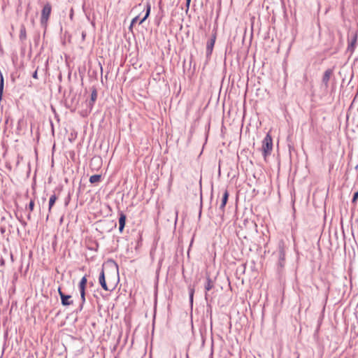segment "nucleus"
I'll use <instances>...</instances> for the list:
<instances>
[{"label":"nucleus","mask_w":358,"mask_h":358,"mask_svg":"<svg viewBox=\"0 0 358 358\" xmlns=\"http://www.w3.org/2000/svg\"><path fill=\"white\" fill-rule=\"evenodd\" d=\"M273 148L272 138L269 134H267L262 141V151L264 158L271 154Z\"/></svg>","instance_id":"obj_1"},{"label":"nucleus","mask_w":358,"mask_h":358,"mask_svg":"<svg viewBox=\"0 0 358 358\" xmlns=\"http://www.w3.org/2000/svg\"><path fill=\"white\" fill-rule=\"evenodd\" d=\"M278 265L280 267H283L284 263H285V244L282 241H280L278 243Z\"/></svg>","instance_id":"obj_2"},{"label":"nucleus","mask_w":358,"mask_h":358,"mask_svg":"<svg viewBox=\"0 0 358 358\" xmlns=\"http://www.w3.org/2000/svg\"><path fill=\"white\" fill-rule=\"evenodd\" d=\"M215 39H216V34H214L211 38L209 39L207 42V44H206V57L208 58L210 57V55H212V52H213V48H214V45H215Z\"/></svg>","instance_id":"obj_3"},{"label":"nucleus","mask_w":358,"mask_h":358,"mask_svg":"<svg viewBox=\"0 0 358 358\" xmlns=\"http://www.w3.org/2000/svg\"><path fill=\"white\" fill-rule=\"evenodd\" d=\"M51 13V6L49 3H47L44 6L42 13H41V23L46 22L50 17Z\"/></svg>","instance_id":"obj_4"},{"label":"nucleus","mask_w":358,"mask_h":358,"mask_svg":"<svg viewBox=\"0 0 358 358\" xmlns=\"http://www.w3.org/2000/svg\"><path fill=\"white\" fill-rule=\"evenodd\" d=\"M87 284V278L84 276L82 278L80 283H79V289L80 292V296L82 299V303H85V286Z\"/></svg>","instance_id":"obj_5"},{"label":"nucleus","mask_w":358,"mask_h":358,"mask_svg":"<svg viewBox=\"0 0 358 358\" xmlns=\"http://www.w3.org/2000/svg\"><path fill=\"white\" fill-rule=\"evenodd\" d=\"M58 292H59V294L60 296V298H61V301H62V304L63 306H69V305H71L73 304V301H71L70 299H71V296L70 295H66L64 294L60 289V288H59L58 289Z\"/></svg>","instance_id":"obj_6"},{"label":"nucleus","mask_w":358,"mask_h":358,"mask_svg":"<svg viewBox=\"0 0 358 358\" xmlns=\"http://www.w3.org/2000/svg\"><path fill=\"white\" fill-rule=\"evenodd\" d=\"M99 283H100V285H101V287H102V288L103 289H105L106 291H109L110 290V289L107 286V284H106V280H105V275H104V271H103V269H102L101 273H100L99 278Z\"/></svg>","instance_id":"obj_7"},{"label":"nucleus","mask_w":358,"mask_h":358,"mask_svg":"<svg viewBox=\"0 0 358 358\" xmlns=\"http://www.w3.org/2000/svg\"><path fill=\"white\" fill-rule=\"evenodd\" d=\"M333 74V70L331 69H328L325 71L323 77H322V83L324 84L325 87H327V83L330 79V77Z\"/></svg>","instance_id":"obj_8"},{"label":"nucleus","mask_w":358,"mask_h":358,"mask_svg":"<svg viewBox=\"0 0 358 358\" xmlns=\"http://www.w3.org/2000/svg\"><path fill=\"white\" fill-rule=\"evenodd\" d=\"M97 99V91H92L90 95V99L87 101L90 110L92 109L93 105Z\"/></svg>","instance_id":"obj_9"},{"label":"nucleus","mask_w":358,"mask_h":358,"mask_svg":"<svg viewBox=\"0 0 358 358\" xmlns=\"http://www.w3.org/2000/svg\"><path fill=\"white\" fill-rule=\"evenodd\" d=\"M228 198H229V193H228V191L227 189H225L224 193H223V196H222V202H221L220 206V210L222 213L224 212V207H225V206L227 204Z\"/></svg>","instance_id":"obj_10"},{"label":"nucleus","mask_w":358,"mask_h":358,"mask_svg":"<svg viewBox=\"0 0 358 358\" xmlns=\"http://www.w3.org/2000/svg\"><path fill=\"white\" fill-rule=\"evenodd\" d=\"M126 218H127L126 215L122 212H121L120 213V217H119V231L121 233L122 232V231L124 228Z\"/></svg>","instance_id":"obj_11"},{"label":"nucleus","mask_w":358,"mask_h":358,"mask_svg":"<svg viewBox=\"0 0 358 358\" xmlns=\"http://www.w3.org/2000/svg\"><path fill=\"white\" fill-rule=\"evenodd\" d=\"M19 38L22 41H24L27 38L26 29L24 25L20 27Z\"/></svg>","instance_id":"obj_12"},{"label":"nucleus","mask_w":358,"mask_h":358,"mask_svg":"<svg viewBox=\"0 0 358 358\" xmlns=\"http://www.w3.org/2000/svg\"><path fill=\"white\" fill-rule=\"evenodd\" d=\"M151 6L149 3L146 5V13L145 16L140 20L139 24H142L149 16L150 13Z\"/></svg>","instance_id":"obj_13"},{"label":"nucleus","mask_w":358,"mask_h":358,"mask_svg":"<svg viewBox=\"0 0 358 358\" xmlns=\"http://www.w3.org/2000/svg\"><path fill=\"white\" fill-rule=\"evenodd\" d=\"M57 196L55 194H52L51 195V196L50 197V200H49V211L51 210V208L53 206V205L55 204L56 200H57Z\"/></svg>","instance_id":"obj_14"},{"label":"nucleus","mask_w":358,"mask_h":358,"mask_svg":"<svg viewBox=\"0 0 358 358\" xmlns=\"http://www.w3.org/2000/svg\"><path fill=\"white\" fill-rule=\"evenodd\" d=\"M101 180V176L100 175H93L90 176V182L91 183H96L99 182Z\"/></svg>","instance_id":"obj_15"},{"label":"nucleus","mask_w":358,"mask_h":358,"mask_svg":"<svg viewBox=\"0 0 358 358\" xmlns=\"http://www.w3.org/2000/svg\"><path fill=\"white\" fill-rule=\"evenodd\" d=\"M213 287V281L208 278L205 285V289L206 292L210 291Z\"/></svg>","instance_id":"obj_16"},{"label":"nucleus","mask_w":358,"mask_h":358,"mask_svg":"<svg viewBox=\"0 0 358 358\" xmlns=\"http://www.w3.org/2000/svg\"><path fill=\"white\" fill-rule=\"evenodd\" d=\"M138 20V16H136L134 18H133V20H131V24H130V26L129 27V29L130 31L132 30L133 26L134 25L135 23L137 22Z\"/></svg>","instance_id":"obj_17"},{"label":"nucleus","mask_w":358,"mask_h":358,"mask_svg":"<svg viewBox=\"0 0 358 358\" xmlns=\"http://www.w3.org/2000/svg\"><path fill=\"white\" fill-rule=\"evenodd\" d=\"M356 41H357V36H355L354 38H353V40L352 41V42L349 44V46H348V49H353L354 48V45L356 43Z\"/></svg>","instance_id":"obj_18"},{"label":"nucleus","mask_w":358,"mask_h":358,"mask_svg":"<svg viewBox=\"0 0 358 358\" xmlns=\"http://www.w3.org/2000/svg\"><path fill=\"white\" fill-rule=\"evenodd\" d=\"M34 208V201L33 200H31V201L29 203L28 208L30 211H32Z\"/></svg>","instance_id":"obj_19"},{"label":"nucleus","mask_w":358,"mask_h":358,"mask_svg":"<svg viewBox=\"0 0 358 358\" xmlns=\"http://www.w3.org/2000/svg\"><path fill=\"white\" fill-rule=\"evenodd\" d=\"M193 295H194V289H190L189 290V299L191 303L193 301Z\"/></svg>","instance_id":"obj_20"},{"label":"nucleus","mask_w":358,"mask_h":358,"mask_svg":"<svg viewBox=\"0 0 358 358\" xmlns=\"http://www.w3.org/2000/svg\"><path fill=\"white\" fill-rule=\"evenodd\" d=\"M358 199V192H355L353 195L352 201L355 202Z\"/></svg>","instance_id":"obj_21"},{"label":"nucleus","mask_w":358,"mask_h":358,"mask_svg":"<svg viewBox=\"0 0 358 358\" xmlns=\"http://www.w3.org/2000/svg\"><path fill=\"white\" fill-rule=\"evenodd\" d=\"M37 74H38V70L36 69V70L34 72V73H33V78H34L37 79V78H38V76H37Z\"/></svg>","instance_id":"obj_22"},{"label":"nucleus","mask_w":358,"mask_h":358,"mask_svg":"<svg viewBox=\"0 0 358 358\" xmlns=\"http://www.w3.org/2000/svg\"><path fill=\"white\" fill-rule=\"evenodd\" d=\"M3 90V79H1V83L0 85V90Z\"/></svg>","instance_id":"obj_23"},{"label":"nucleus","mask_w":358,"mask_h":358,"mask_svg":"<svg viewBox=\"0 0 358 358\" xmlns=\"http://www.w3.org/2000/svg\"><path fill=\"white\" fill-rule=\"evenodd\" d=\"M190 2H191V0H186V5H187V8H189Z\"/></svg>","instance_id":"obj_24"},{"label":"nucleus","mask_w":358,"mask_h":358,"mask_svg":"<svg viewBox=\"0 0 358 358\" xmlns=\"http://www.w3.org/2000/svg\"><path fill=\"white\" fill-rule=\"evenodd\" d=\"M3 91H0V100L1 99Z\"/></svg>","instance_id":"obj_25"},{"label":"nucleus","mask_w":358,"mask_h":358,"mask_svg":"<svg viewBox=\"0 0 358 358\" xmlns=\"http://www.w3.org/2000/svg\"><path fill=\"white\" fill-rule=\"evenodd\" d=\"M357 97H358V91H357V94H356V95L355 96V99H356Z\"/></svg>","instance_id":"obj_26"},{"label":"nucleus","mask_w":358,"mask_h":358,"mask_svg":"<svg viewBox=\"0 0 358 358\" xmlns=\"http://www.w3.org/2000/svg\"><path fill=\"white\" fill-rule=\"evenodd\" d=\"M247 92H248V91H245V94H244V96H246Z\"/></svg>","instance_id":"obj_27"},{"label":"nucleus","mask_w":358,"mask_h":358,"mask_svg":"<svg viewBox=\"0 0 358 358\" xmlns=\"http://www.w3.org/2000/svg\"><path fill=\"white\" fill-rule=\"evenodd\" d=\"M22 224L25 225L26 224V222H22Z\"/></svg>","instance_id":"obj_28"}]
</instances>
